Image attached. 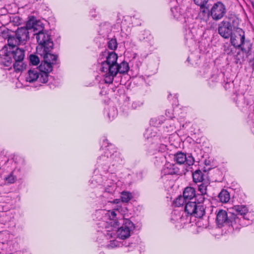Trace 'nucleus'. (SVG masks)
Segmentation results:
<instances>
[{
	"label": "nucleus",
	"instance_id": "f257e3e1",
	"mask_svg": "<svg viewBox=\"0 0 254 254\" xmlns=\"http://www.w3.org/2000/svg\"><path fill=\"white\" fill-rule=\"evenodd\" d=\"M36 38L38 43L36 48L37 52L44 60L57 63L58 56L51 53L54 48V43L51 35L46 30H41L37 33Z\"/></svg>",
	"mask_w": 254,
	"mask_h": 254
},
{
	"label": "nucleus",
	"instance_id": "f03ea898",
	"mask_svg": "<svg viewBox=\"0 0 254 254\" xmlns=\"http://www.w3.org/2000/svg\"><path fill=\"white\" fill-rule=\"evenodd\" d=\"M56 63L44 60L38 68H31L28 70L26 77V81L29 82H33L38 80L41 83H46L48 80V74L52 71L53 65Z\"/></svg>",
	"mask_w": 254,
	"mask_h": 254
},
{
	"label": "nucleus",
	"instance_id": "7ed1b4c3",
	"mask_svg": "<svg viewBox=\"0 0 254 254\" xmlns=\"http://www.w3.org/2000/svg\"><path fill=\"white\" fill-rule=\"evenodd\" d=\"M240 218L233 215L231 212L229 211L228 213L224 210H220L217 214L216 222L219 227H221L225 224L228 226H231L233 228H238L237 223H240Z\"/></svg>",
	"mask_w": 254,
	"mask_h": 254
},
{
	"label": "nucleus",
	"instance_id": "20e7f679",
	"mask_svg": "<svg viewBox=\"0 0 254 254\" xmlns=\"http://www.w3.org/2000/svg\"><path fill=\"white\" fill-rule=\"evenodd\" d=\"M11 56L14 61L13 66L16 71H21L25 68L26 65L23 61L25 56V51L23 49L16 48L15 49H10Z\"/></svg>",
	"mask_w": 254,
	"mask_h": 254
},
{
	"label": "nucleus",
	"instance_id": "39448f33",
	"mask_svg": "<svg viewBox=\"0 0 254 254\" xmlns=\"http://www.w3.org/2000/svg\"><path fill=\"white\" fill-rule=\"evenodd\" d=\"M134 228L133 223L129 219H125L122 227L117 231L118 237L124 240L130 236V231Z\"/></svg>",
	"mask_w": 254,
	"mask_h": 254
},
{
	"label": "nucleus",
	"instance_id": "423d86ee",
	"mask_svg": "<svg viewBox=\"0 0 254 254\" xmlns=\"http://www.w3.org/2000/svg\"><path fill=\"white\" fill-rule=\"evenodd\" d=\"M232 212L231 214L233 215L236 216V217L240 218L241 223H237L238 228L239 226H243L245 225L244 221L245 220H249V218L247 217L248 213V210L247 208L244 205H237L235 206L232 208Z\"/></svg>",
	"mask_w": 254,
	"mask_h": 254
},
{
	"label": "nucleus",
	"instance_id": "0eeeda50",
	"mask_svg": "<svg viewBox=\"0 0 254 254\" xmlns=\"http://www.w3.org/2000/svg\"><path fill=\"white\" fill-rule=\"evenodd\" d=\"M230 38L232 45L235 47L239 48L244 43L245 32L241 28H237Z\"/></svg>",
	"mask_w": 254,
	"mask_h": 254
},
{
	"label": "nucleus",
	"instance_id": "6e6552de",
	"mask_svg": "<svg viewBox=\"0 0 254 254\" xmlns=\"http://www.w3.org/2000/svg\"><path fill=\"white\" fill-rule=\"evenodd\" d=\"M226 13L225 5L221 2L215 3L211 10V15L214 20L222 18Z\"/></svg>",
	"mask_w": 254,
	"mask_h": 254
},
{
	"label": "nucleus",
	"instance_id": "1a4fd4ad",
	"mask_svg": "<svg viewBox=\"0 0 254 254\" xmlns=\"http://www.w3.org/2000/svg\"><path fill=\"white\" fill-rule=\"evenodd\" d=\"M174 160L178 164L181 165L186 163L189 166L192 165L194 162V158L191 155H189L187 157L186 155L179 152L174 155Z\"/></svg>",
	"mask_w": 254,
	"mask_h": 254
},
{
	"label": "nucleus",
	"instance_id": "9d476101",
	"mask_svg": "<svg viewBox=\"0 0 254 254\" xmlns=\"http://www.w3.org/2000/svg\"><path fill=\"white\" fill-rule=\"evenodd\" d=\"M218 31L219 34L225 39L231 37L233 33L231 23L228 21H222L219 26Z\"/></svg>",
	"mask_w": 254,
	"mask_h": 254
},
{
	"label": "nucleus",
	"instance_id": "9b49d317",
	"mask_svg": "<svg viewBox=\"0 0 254 254\" xmlns=\"http://www.w3.org/2000/svg\"><path fill=\"white\" fill-rule=\"evenodd\" d=\"M0 56H1V63L5 66L9 67L11 65H13L14 61L11 56L10 51H7V49L3 48L1 51Z\"/></svg>",
	"mask_w": 254,
	"mask_h": 254
},
{
	"label": "nucleus",
	"instance_id": "f8f14e48",
	"mask_svg": "<svg viewBox=\"0 0 254 254\" xmlns=\"http://www.w3.org/2000/svg\"><path fill=\"white\" fill-rule=\"evenodd\" d=\"M15 36L21 43L26 41L29 38V32L27 28L21 27L18 28L15 33Z\"/></svg>",
	"mask_w": 254,
	"mask_h": 254
},
{
	"label": "nucleus",
	"instance_id": "ddd939ff",
	"mask_svg": "<svg viewBox=\"0 0 254 254\" xmlns=\"http://www.w3.org/2000/svg\"><path fill=\"white\" fill-rule=\"evenodd\" d=\"M165 175H180L181 173L179 168L175 164L167 163L163 170Z\"/></svg>",
	"mask_w": 254,
	"mask_h": 254
},
{
	"label": "nucleus",
	"instance_id": "4468645a",
	"mask_svg": "<svg viewBox=\"0 0 254 254\" xmlns=\"http://www.w3.org/2000/svg\"><path fill=\"white\" fill-rule=\"evenodd\" d=\"M105 154L106 155L108 158L110 157L111 158H113V160H115L116 161H118L119 159V157H118L117 156L119 155V153L114 150L113 146L111 144L110 146H105Z\"/></svg>",
	"mask_w": 254,
	"mask_h": 254
},
{
	"label": "nucleus",
	"instance_id": "2eb2a0df",
	"mask_svg": "<svg viewBox=\"0 0 254 254\" xmlns=\"http://www.w3.org/2000/svg\"><path fill=\"white\" fill-rule=\"evenodd\" d=\"M195 195V190L193 188L188 187L183 192V196L187 200L193 199Z\"/></svg>",
	"mask_w": 254,
	"mask_h": 254
},
{
	"label": "nucleus",
	"instance_id": "dca6fc26",
	"mask_svg": "<svg viewBox=\"0 0 254 254\" xmlns=\"http://www.w3.org/2000/svg\"><path fill=\"white\" fill-rule=\"evenodd\" d=\"M196 204L195 201H191L190 200H188L185 206V211L188 214L192 215L194 213Z\"/></svg>",
	"mask_w": 254,
	"mask_h": 254
},
{
	"label": "nucleus",
	"instance_id": "f3484780",
	"mask_svg": "<svg viewBox=\"0 0 254 254\" xmlns=\"http://www.w3.org/2000/svg\"><path fill=\"white\" fill-rule=\"evenodd\" d=\"M7 42L9 48L11 49H14L15 47L20 44L21 43L17 39L15 35H7Z\"/></svg>",
	"mask_w": 254,
	"mask_h": 254
},
{
	"label": "nucleus",
	"instance_id": "a211bd4d",
	"mask_svg": "<svg viewBox=\"0 0 254 254\" xmlns=\"http://www.w3.org/2000/svg\"><path fill=\"white\" fill-rule=\"evenodd\" d=\"M219 200L222 203H227L230 198L229 192L226 190H222L218 196Z\"/></svg>",
	"mask_w": 254,
	"mask_h": 254
},
{
	"label": "nucleus",
	"instance_id": "6ab92c4d",
	"mask_svg": "<svg viewBox=\"0 0 254 254\" xmlns=\"http://www.w3.org/2000/svg\"><path fill=\"white\" fill-rule=\"evenodd\" d=\"M203 177V173L200 170H197L192 173L193 181L195 183L202 182L204 180Z\"/></svg>",
	"mask_w": 254,
	"mask_h": 254
},
{
	"label": "nucleus",
	"instance_id": "aec40b11",
	"mask_svg": "<svg viewBox=\"0 0 254 254\" xmlns=\"http://www.w3.org/2000/svg\"><path fill=\"white\" fill-rule=\"evenodd\" d=\"M194 213L192 215L195 217L201 218L205 213V208L202 204H196Z\"/></svg>",
	"mask_w": 254,
	"mask_h": 254
},
{
	"label": "nucleus",
	"instance_id": "412c9836",
	"mask_svg": "<svg viewBox=\"0 0 254 254\" xmlns=\"http://www.w3.org/2000/svg\"><path fill=\"white\" fill-rule=\"evenodd\" d=\"M108 54L106 61L110 64H118L117 63L118 59L117 54L114 52H108Z\"/></svg>",
	"mask_w": 254,
	"mask_h": 254
},
{
	"label": "nucleus",
	"instance_id": "4be33fe9",
	"mask_svg": "<svg viewBox=\"0 0 254 254\" xmlns=\"http://www.w3.org/2000/svg\"><path fill=\"white\" fill-rule=\"evenodd\" d=\"M37 25V21L35 18L34 16H32L29 18V19L27 21L26 24V27L25 28H27V30L28 29H33L35 31L37 29L36 26Z\"/></svg>",
	"mask_w": 254,
	"mask_h": 254
},
{
	"label": "nucleus",
	"instance_id": "5701e85b",
	"mask_svg": "<svg viewBox=\"0 0 254 254\" xmlns=\"http://www.w3.org/2000/svg\"><path fill=\"white\" fill-rule=\"evenodd\" d=\"M129 70L128 64L125 61L122 62L120 64H118V72L120 73H126Z\"/></svg>",
	"mask_w": 254,
	"mask_h": 254
},
{
	"label": "nucleus",
	"instance_id": "b1692460",
	"mask_svg": "<svg viewBox=\"0 0 254 254\" xmlns=\"http://www.w3.org/2000/svg\"><path fill=\"white\" fill-rule=\"evenodd\" d=\"M187 200L185 198L184 196H179L174 201V203L176 206L180 207L184 205H186Z\"/></svg>",
	"mask_w": 254,
	"mask_h": 254
},
{
	"label": "nucleus",
	"instance_id": "393cba45",
	"mask_svg": "<svg viewBox=\"0 0 254 254\" xmlns=\"http://www.w3.org/2000/svg\"><path fill=\"white\" fill-rule=\"evenodd\" d=\"M244 53L242 52L239 51L237 53L236 55L234 56L235 63L236 64L242 63V62L244 61Z\"/></svg>",
	"mask_w": 254,
	"mask_h": 254
},
{
	"label": "nucleus",
	"instance_id": "a878e982",
	"mask_svg": "<svg viewBox=\"0 0 254 254\" xmlns=\"http://www.w3.org/2000/svg\"><path fill=\"white\" fill-rule=\"evenodd\" d=\"M132 195L130 193L127 191H123L121 193V200L123 202H127L131 198Z\"/></svg>",
	"mask_w": 254,
	"mask_h": 254
},
{
	"label": "nucleus",
	"instance_id": "bb28decb",
	"mask_svg": "<svg viewBox=\"0 0 254 254\" xmlns=\"http://www.w3.org/2000/svg\"><path fill=\"white\" fill-rule=\"evenodd\" d=\"M29 62L32 65H36L40 63V60L37 56L32 54L29 56Z\"/></svg>",
	"mask_w": 254,
	"mask_h": 254
},
{
	"label": "nucleus",
	"instance_id": "cd10ccee",
	"mask_svg": "<svg viewBox=\"0 0 254 254\" xmlns=\"http://www.w3.org/2000/svg\"><path fill=\"white\" fill-rule=\"evenodd\" d=\"M108 73L116 76L118 73V64H111L109 68Z\"/></svg>",
	"mask_w": 254,
	"mask_h": 254
},
{
	"label": "nucleus",
	"instance_id": "c85d7f7f",
	"mask_svg": "<svg viewBox=\"0 0 254 254\" xmlns=\"http://www.w3.org/2000/svg\"><path fill=\"white\" fill-rule=\"evenodd\" d=\"M202 183L198 186V191L200 192V193L202 194H206L207 192V187L208 183H203V182H201Z\"/></svg>",
	"mask_w": 254,
	"mask_h": 254
},
{
	"label": "nucleus",
	"instance_id": "c756f323",
	"mask_svg": "<svg viewBox=\"0 0 254 254\" xmlns=\"http://www.w3.org/2000/svg\"><path fill=\"white\" fill-rule=\"evenodd\" d=\"M117 42L116 39H111L108 43V48L112 50H115L117 48Z\"/></svg>",
	"mask_w": 254,
	"mask_h": 254
},
{
	"label": "nucleus",
	"instance_id": "7c9ffc66",
	"mask_svg": "<svg viewBox=\"0 0 254 254\" xmlns=\"http://www.w3.org/2000/svg\"><path fill=\"white\" fill-rule=\"evenodd\" d=\"M205 194H202V193H198L197 194H195V200L197 201V204H202V203L203 202V201L205 200V197L204 196V195Z\"/></svg>",
	"mask_w": 254,
	"mask_h": 254
},
{
	"label": "nucleus",
	"instance_id": "2f4dec72",
	"mask_svg": "<svg viewBox=\"0 0 254 254\" xmlns=\"http://www.w3.org/2000/svg\"><path fill=\"white\" fill-rule=\"evenodd\" d=\"M5 181L8 184L14 183L16 180V177L13 175V173L11 172L8 176L5 178Z\"/></svg>",
	"mask_w": 254,
	"mask_h": 254
},
{
	"label": "nucleus",
	"instance_id": "473e14b6",
	"mask_svg": "<svg viewBox=\"0 0 254 254\" xmlns=\"http://www.w3.org/2000/svg\"><path fill=\"white\" fill-rule=\"evenodd\" d=\"M115 76H116L108 72L106 73L105 75V82L108 84L112 83Z\"/></svg>",
	"mask_w": 254,
	"mask_h": 254
},
{
	"label": "nucleus",
	"instance_id": "72a5a7b5",
	"mask_svg": "<svg viewBox=\"0 0 254 254\" xmlns=\"http://www.w3.org/2000/svg\"><path fill=\"white\" fill-rule=\"evenodd\" d=\"M110 65L111 64H109L108 62H107L106 61L102 62L101 64V70L102 72L107 73L108 72Z\"/></svg>",
	"mask_w": 254,
	"mask_h": 254
},
{
	"label": "nucleus",
	"instance_id": "f704fd0d",
	"mask_svg": "<svg viewBox=\"0 0 254 254\" xmlns=\"http://www.w3.org/2000/svg\"><path fill=\"white\" fill-rule=\"evenodd\" d=\"M209 0H194V3L201 8L204 7Z\"/></svg>",
	"mask_w": 254,
	"mask_h": 254
},
{
	"label": "nucleus",
	"instance_id": "c9c22d12",
	"mask_svg": "<svg viewBox=\"0 0 254 254\" xmlns=\"http://www.w3.org/2000/svg\"><path fill=\"white\" fill-rule=\"evenodd\" d=\"M109 216H110V217L111 218L114 219L116 217V212L115 211H112L111 212L110 215H109ZM114 220L113 221V223H114L113 225H114V226L115 225H116V226H118V222L117 221H116V220Z\"/></svg>",
	"mask_w": 254,
	"mask_h": 254
},
{
	"label": "nucleus",
	"instance_id": "e433bc0d",
	"mask_svg": "<svg viewBox=\"0 0 254 254\" xmlns=\"http://www.w3.org/2000/svg\"><path fill=\"white\" fill-rule=\"evenodd\" d=\"M103 144L106 145V144H108V140L107 139H105L103 141Z\"/></svg>",
	"mask_w": 254,
	"mask_h": 254
},
{
	"label": "nucleus",
	"instance_id": "4c0bfd02",
	"mask_svg": "<svg viewBox=\"0 0 254 254\" xmlns=\"http://www.w3.org/2000/svg\"><path fill=\"white\" fill-rule=\"evenodd\" d=\"M162 118H163V120H162L160 122H159V124H162L163 123V121L164 120V118L163 117H162Z\"/></svg>",
	"mask_w": 254,
	"mask_h": 254
},
{
	"label": "nucleus",
	"instance_id": "58836bf2",
	"mask_svg": "<svg viewBox=\"0 0 254 254\" xmlns=\"http://www.w3.org/2000/svg\"><path fill=\"white\" fill-rule=\"evenodd\" d=\"M108 235H110V237H112V234H108Z\"/></svg>",
	"mask_w": 254,
	"mask_h": 254
},
{
	"label": "nucleus",
	"instance_id": "ea45409f",
	"mask_svg": "<svg viewBox=\"0 0 254 254\" xmlns=\"http://www.w3.org/2000/svg\"><path fill=\"white\" fill-rule=\"evenodd\" d=\"M103 145H104V144H103L102 146H103ZM101 148H102V149H104V148H103V146H102Z\"/></svg>",
	"mask_w": 254,
	"mask_h": 254
}]
</instances>
